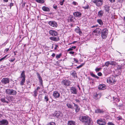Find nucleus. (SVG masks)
<instances>
[{"label":"nucleus","instance_id":"nucleus-1","mask_svg":"<svg viewBox=\"0 0 125 125\" xmlns=\"http://www.w3.org/2000/svg\"><path fill=\"white\" fill-rule=\"evenodd\" d=\"M80 120L82 122L85 123V124L87 125H90L91 123V119L88 117L82 116L81 117Z\"/></svg>","mask_w":125,"mask_h":125},{"label":"nucleus","instance_id":"nucleus-2","mask_svg":"<svg viewBox=\"0 0 125 125\" xmlns=\"http://www.w3.org/2000/svg\"><path fill=\"white\" fill-rule=\"evenodd\" d=\"M116 81L115 77L113 75L110 76L107 78V83L111 84H115Z\"/></svg>","mask_w":125,"mask_h":125},{"label":"nucleus","instance_id":"nucleus-3","mask_svg":"<svg viewBox=\"0 0 125 125\" xmlns=\"http://www.w3.org/2000/svg\"><path fill=\"white\" fill-rule=\"evenodd\" d=\"M6 94L10 95H15L17 94L16 91L13 89H7L5 90Z\"/></svg>","mask_w":125,"mask_h":125},{"label":"nucleus","instance_id":"nucleus-4","mask_svg":"<svg viewBox=\"0 0 125 125\" xmlns=\"http://www.w3.org/2000/svg\"><path fill=\"white\" fill-rule=\"evenodd\" d=\"M92 1L98 7L101 6L103 3V0H92Z\"/></svg>","mask_w":125,"mask_h":125},{"label":"nucleus","instance_id":"nucleus-5","mask_svg":"<svg viewBox=\"0 0 125 125\" xmlns=\"http://www.w3.org/2000/svg\"><path fill=\"white\" fill-rule=\"evenodd\" d=\"M108 31L106 29L103 30L101 33V36L103 39H105L106 38Z\"/></svg>","mask_w":125,"mask_h":125},{"label":"nucleus","instance_id":"nucleus-6","mask_svg":"<svg viewBox=\"0 0 125 125\" xmlns=\"http://www.w3.org/2000/svg\"><path fill=\"white\" fill-rule=\"evenodd\" d=\"M101 96V93L98 92H95L93 94V98L95 100L99 99Z\"/></svg>","mask_w":125,"mask_h":125},{"label":"nucleus","instance_id":"nucleus-7","mask_svg":"<svg viewBox=\"0 0 125 125\" xmlns=\"http://www.w3.org/2000/svg\"><path fill=\"white\" fill-rule=\"evenodd\" d=\"M97 122L99 125H105L106 123L105 120L102 118L97 120Z\"/></svg>","mask_w":125,"mask_h":125},{"label":"nucleus","instance_id":"nucleus-8","mask_svg":"<svg viewBox=\"0 0 125 125\" xmlns=\"http://www.w3.org/2000/svg\"><path fill=\"white\" fill-rule=\"evenodd\" d=\"M10 82L9 79L8 78H3L1 80V82L3 84H6L9 83Z\"/></svg>","mask_w":125,"mask_h":125},{"label":"nucleus","instance_id":"nucleus-9","mask_svg":"<svg viewBox=\"0 0 125 125\" xmlns=\"http://www.w3.org/2000/svg\"><path fill=\"white\" fill-rule=\"evenodd\" d=\"M101 29L99 28H97L93 32L94 34L95 35H98L100 34Z\"/></svg>","mask_w":125,"mask_h":125},{"label":"nucleus","instance_id":"nucleus-10","mask_svg":"<svg viewBox=\"0 0 125 125\" xmlns=\"http://www.w3.org/2000/svg\"><path fill=\"white\" fill-rule=\"evenodd\" d=\"M50 34L53 36H57L58 35L57 32L53 30H51L49 31Z\"/></svg>","mask_w":125,"mask_h":125},{"label":"nucleus","instance_id":"nucleus-11","mask_svg":"<svg viewBox=\"0 0 125 125\" xmlns=\"http://www.w3.org/2000/svg\"><path fill=\"white\" fill-rule=\"evenodd\" d=\"M53 95L55 98H58L60 97V94L58 92L55 91L53 92Z\"/></svg>","mask_w":125,"mask_h":125},{"label":"nucleus","instance_id":"nucleus-12","mask_svg":"<svg viewBox=\"0 0 125 125\" xmlns=\"http://www.w3.org/2000/svg\"><path fill=\"white\" fill-rule=\"evenodd\" d=\"M8 123V121L5 119H3L0 121V125H7Z\"/></svg>","mask_w":125,"mask_h":125},{"label":"nucleus","instance_id":"nucleus-13","mask_svg":"<svg viewBox=\"0 0 125 125\" xmlns=\"http://www.w3.org/2000/svg\"><path fill=\"white\" fill-rule=\"evenodd\" d=\"M48 23L51 26L53 27H56L57 26V23L54 21H50L48 22Z\"/></svg>","mask_w":125,"mask_h":125},{"label":"nucleus","instance_id":"nucleus-14","mask_svg":"<svg viewBox=\"0 0 125 125\" xmlns=\"http://www.w3.org/2000/svg\"><path fill=\"white\" fill-rule=\"evenodd\" d=\"M62 83L65 85L69 86L70 84V82L68 80H65L62 81Z\"/></svg>","mask_w":125,"mask_h":125},{"label":"nucleus","instance_id":"nucleus-15","mask_svg":"<svg viewBox=\"0 0 125 125\" xmlns=\"http://www.w3.org/2000/svg\"><path fill=\"white\" fill-rule=\"evenodd\" d=\"M70 90L71 92L74 94H76L77 93V90L74 87H72L71 88Z\"/></svg>","mask_w":125,"mask_h":125},{"label":"nucleus","instance_id":"nucleus-16","mask_svg":"<svg viewBox=\"0 0 125 125\" xmlns=\"http://www.w3.org/2000/svg\"><path fill=\"white\" fill-rule=\"evenodd\" d=\"M75 31L77 33H79L80 35H81L82 34V33L79 28L78 27L76 28L75 30Z\"/></svg>","mask_w":125,"mask_h":125},{"label":"nucleus","instance_id":"nucleus-17","mask_svg":"<svg viewBox=\"0 0 125 125\" xmlns=\"http://www.w3.org/2000/svg\"><path fill=\"white\" fill-rule=\"evenodd\" d=\"M51 40L55 41H57L59 40V38L58 37H51L50 38Z\"/></svg>","mask_w":125,"mask_h":125},{"label":"nucleus","instance_id":"nucleus-18","mask_svg":"<svg viewBox=\"0 0 125 125\" xmlns=\"http://www.w3.org/2000/svg\"><path fill=\"white\" fill-rule=\"evenodd\" d=\"M73 14L76 17H80L82 14L79 12H75L73 13Z\"/></svg>","mask_w":125,"mask_h":125},{"label":"nucleus","instance_id":"nucleus-19","mask_svg":"<svg viewBox=\"0 0 125 125\" xmlns=\"http://www.w3.org/2000/svg\"><path fill=\"white\" fill-rule=\"evenodd\" d=\"M36 74L38 76V78L39 80V81L40 83L41 84H42V77H41L40 75L38 73H36Z\"/></svg>","mask_w":125,"mask_h":125},{"label":"nucleus","instance_id":"nucleus-20","mask_svg":"<svg viewBox=\"0 0 125 125\" xmlns=\"http://www.w3.org/2000/svg\"><path fill=\"white\" fill-rule=\"evenodd\" d=\"M56 116L57 118H60L63 115L62 113L59 112L56 113Z\"/></svg>","mask_w":125,"mask_h":125},{"label":"nucleus","instance_id":"nucleus-21","mask_svg":"<svg viewBox=\"0 0 125 125\" xmlns=\"http://www.w3.org/2000/svg\"><path fill=\"white\" fill-rule=\"evenodd\" d=\"M71 75H72L74 78H77V74L76 72L75 71H73L71 72Z\"/></svg>","mask_w":125,"mask_h":125},{"label":"nucleus","instance_id":"nucleus-22","mask_svg":"<svg viewBox=\"0 0 125 125\" xmlns=\"http://www.w3.org/2000/svg\"><path fill=\"white\" fill-rule=\"evenodd\" d=\"M105 88V85L104 84H100L99 86L98 87V89L100 90H104Z\"/></svg>","mask_w":125,"mask_h":125},{"label":"nucleus","instance_id":"nucleus-23","mask_svg":"<svg viewBox=\"0 0 125 125\" xmlns=\"http://www.w3.org/2000/svg\"><path fill=\"white\" fill-rule=\"evenodd\" d=\"M104 13L103 11L101 10L99 11L98 13V15L99 17H101L103 16Z\"/></svg>","mask_w":125,"mask_h":125},{"label":"nucleus","instance_id":"nucleus-24","mask_svg":"<svg viewBox=\"0 0 125 125\" xmlns=\"http://www.w3.org/2000/svg\"><path fill=\"white\" fill-rule=\"evenodd\" d=\"M68 125H75V122L73 121H68Z\"/></svg>","mask_w":125,"mask_h":125},{"label":"nucleus","instance_id":"nucleus-25","mask_svg":"<svg viewBox=\"0 0 125 125\" xmlns=\"http://www.w3.org/2000/svg\"><path fill=\"white\" fill-rule=\"evenodd\" d=\"M73 104H74V106L75 107L76 112H78L79 111V110H80V108H79V106L77 104H76L74 103H73Z\"/></svg>","mask_w":125,"mask_h":125},{"label":"nucleus","instance_id":"nucleus-26","mask_svg":"<svg viewBox=\"0 0 125 125\" xmlns=\"http://www.w3.org/2000/svg\"><path fill=\"white\" fill-rule=\"evenodd\" d=\"M43 10L45 11H50L49 9L47 7L44 6L42 8Z\"/></svg>","mask_w":125,"mask_h":125},{"label":"nucleus","instance_id":"nucleus-27","mask_svg":"<svg viewBox=\"0 0 125 125\" xmlns=\"http://www.w3.org/2000/svg\"><path fill=\"white\" fill-rule=\"evenodd\" d=\"M21 81L20 82V85H23L24 83L25 82V77L22 78Z\"/></svg>","mask_w":125,"mask_h":125},{"label":"nucleus","instance_id":"nucleus-28","mask_svg":"<svg viewBox=\"0 0 125 125\" xmlns=\"http://www.w3.org/2000/svg\"><path fill=\"white\" fill-rule=\"evenodd\" d=\"M24 77H25V71H23L21 74L20 78H23Z\"/></svg>","mask_w":125,"mask_h":125},{"label":"nucleus","instance_id":"nucleus-29","mask_svg":"<svg viewBox=\"0 0 125 125\" xmlns=\"http://www.w3.org/2000/svg\"><path fill=\"white\" fill-rule=\"evenodd\" d=\"M104 8L106 12H108L109 10V7L107 5H105L104 6Z\"/></svg>","mask_w":125,"mask_h":125},{"label":"nucleus","instance_id":"nucleus-30","mask_svg":"<svg viewBox=\"0 0 125 125\" xmlns=\"http://www.w3.org/2000/svg\"><path fill=\"white\" fill-rule=\"evenodd\" d=\"M103 112L102 110H101L99 109H97L95 110V112L96 113H101Z\"/></svg>","mask_w":125,"mask_h":125},{"label":"nucleus","instance_id":"nucleus-31","mask_svg":"<svg viewBox=\"0 0 125 125\" xmlns=\"http://www.w3.org/2000/svg\"><path fill=\"white\" fill-rule=\"evenodd\" d=\"M97 22L99 23V24L101 25H102L103 24V23L102 20L101 19H98L97 20Z\"/></svg>","mask_w":125,"mask_h":125},{"label":"nucleus","instance_id":"nucleus-32","mask_svg":"<svg viewBox=\"0 0 125 125\" xmlns=\"http://www.w3.org/2000/svg\"><path fill=\"white\" fill-rule=\"evenodd\" d=\"M35 0L36 2L40 3H43L44 2L43 0Z\"/></svg>","mask_w":125,"mask_h":125},{"label":"nucleus","instance_id":"nucleus-33","mask_svg":"<svg viewBox=\"0 0 125 125\" xmlns=\"http://www.w3.org/2000/svg\"><path fill=\"white\" fill-rule=\"evenodd\" d=\"M1 101L3 103H8L9 102L8 101H6L5 98H1L0 99Z\"/></svg>","mask_w":125,"mask_h":125},{"label":"nucleus","instance_id":"nucleus-34","mask_svg":"<svg viewBox=\"0 0 125 125\" xmlns=\"http://www.w3.org/2000/svg\"><path fill=\"white\" fill-rule=\"evenodd\" d=\"M116 62L113 61H111L110 62V64L112 65H116Z\"/></svg>","mask_w":125,"mask_h":125},{"label":"nucleus","instance_id":"nucleus-35","mask_svg":"<svg viewBox=\"0 0 125 125\" xmlns=\"http://www.w3.org/2000/svg\"><path fill=\"white\" fill-rule=\"evenodd\" d=\"M62 55L61 53H60L59 54H56V58L58 59L60 58Z\"/></svg>","mask_w":125,"mask_h":125},{"label":"nucleus","instance_id":"nucleus-36","mask_svg":"<svg viewBox=\"0 0 125 125\" xmlns=\"http://www.w3.org/2000/svg\"><path fill=\"white\" fill-rule=\"evenodd\" d=\"M91 76L93 77H94L96 78L97 79H98L99 78V77L95 75L93 73H91Z\"/></svg>","mask_w":125,"mask_h":125},{"label":"nucleus","instance_id":"nucleus-37","mask_svg":"<svg viewBox=\"0 0 125 125\" xmlns=\"http://www.w3.org/2000/svg\"><path fill=\"white\" fill-rule=\"evenodd\" d=\"M66 105L68 108H72V105L70 104H67Z\"/></svg>","mask_w":125,"mask_h":125},{"label":"nucleus","instance_id":"nucleus-38","mask_svg":"<svg viewBox=\"0 0 125 125\" xmlns=\"http://www.w3.org/2000/svg\"><path fill=\"white\" fill-rule=\"evenodd\" d=\"M109 64H110V62L109 61L106 62L105 63V65L107 67L108 66Z\"/></svg>","mask_w":125,"mask_h":125},{"label":"nucleus","instance_id":"nucleus-39","mask_svg":"<svg viewBox=\"0 0 125 125\" xmlns=\"http://www.w3.org/2000/svg\"><path fill=\"white\" fill-rule=\"evenodd\" d=\"M34 94H33V96L35 97H36L37 96V94H38L37 92V91L36 90H35L34 92Z\"/></svg>","mask_w":125,"mask_h":125},{"label":"nucleus","instance_id":"nucleus-40","mask_svg":"<svg viewBox=\"0 0 125 125\" xmlns=\"http://www.w3.org/2000/svg\"><path fill=\"white\" fill-rule=\"evenodd\" d=\"M47 125H56L54 122H51L48 124Z\"/></svg>","mask_w":125,"mask_h":125},{"label":"nucleus","instance_id":"nucleus-41","mask_svg":"<svg viewBox=\"0 0 125 125\" xmlns=\"http://www.w3.org/2000/svg\"><path fill=\"white\" fill-rule=\"evenodd\" d=\"M68 20H69L70 21H72L73 20V17L71 16H70L68 18Z\"/></svg>","mask_w":125,"mask_h":125},{"label":"nucleus","instance_id":"nucleus-42","mask_svg":"<svg viewBox=\"0 0 125 125\" xmlns=\"http://www.w3.org/2000/svg\"><path fill=\"white\" fill-rule=\"evenodd\" d=\"M84 64V63H82L81 65L77 67L76 68L77 69H79L82 67Z\"/></svg>","mask_w":125,"mask_h":125},{"label":"nucleus","instance_id":"nucleus-43","mask_svg":"<svg viewBox=\"0 0 125 125\" xmlns=\"http://www.w3.org/2000/svg\"><path fill=\"white\" fill-rule=\"evenodd\" d=\"M107 124L108 125H115L112 122H109Z\"/></svg>","mask_w":125,"mask_h":125},{"label":"nucleus","instance_id":"nucleus-44","mask_svg":"<svg viewBox=\"0 0 125 125\" xmlns=\"http://www.w3.org/2000/svg\"><path fill=\"white\" fill-rule=\"evenodd\" d=\"M7 56V55L1 58L0 59V61H1L3 60H4L5 59L6 57Z\"/></svg>","mask_w":125,"mask_h":125},{"label":"nucleus","instance_id":"nucleus-45","mask_svg":"<svg viewBox=\"0 0 125 125\" xmlns=\"http://www.w3.org/2000/svg\"><path fill=\"white\" fill-rule=\"evenodd\" d=\"M44 99L46 102H47L49 100L48 97L46 96H45Z\"/></svg>","mask_w":125,"mask_h":125},{"label":"nucleus","instance_id":"nucleus-46","mask_svg":"<svg viewBox=\"0 0 125 125\" xmlns=\"http://www.w3.org/2000/svg\"><path fill=\"white\" fill-rule=\"evenodd\" d=\"M101 69V68H96L95 69V70L96 72H99L100 71Z\"/></svg>","mask_w":125,"mask_h":125},{"label":"nucleus","instance_id":"nucleus-47","mask_svg":"<svg viewBox=\"0 0 125 125\" xmlns=\"http://www.w3.org/2000/svg\"><path fill=\"white\" fill-rule=\"evenodd\" d=\"M64 1V0H63L62 1L60 2V4L61 5H63V2Z\"/></svg>","mask_w":125,"mask_h":125},{"label":"nucleus","instance_id":"nucleus-48","mask_svg":"<svg viewBox=\"0 0 125 125\" xmlns=\"http://www.w3.org/2000/svg\"><path fill=\"white\" fill-rule=\"evenodd\" d=\"M73 59H74V61H75L76 63H78V61L77 59H76L75 58H74Z\"/></svg>","mask_w":125,"mask_h":125},{"label":"nucleus","instance_id":"nucleus-49","mask_svg":"<svg viewBox=\"0 0 125 125\" xmlns=\"http://www.w3.org/2000/svg\"><path fill=\"white\" fill-rule=\"evenodd\" d=\"M97 74L99 76H101L102 75V73L101 72H99Z\"/></svg>","mask_w":125,"mask_h":125},{"label":"nucleus","instance_id":"nucleus-50","mask_svg":"<svg viewBox=\"0 0 125 125\" xmlns=\"http://www.w3.org/2000/svg\"><path fill=\"white\" fill-rule=\"evenodd\" d=\"M117 119L119 120H121L122 119V118L121 117H117Z\"/></svg>","mask_w":125,"mask_h":125},{"label":"nucleus","instance_id":"nucleus-51","mask_svg":"<svg viewBox=\"0 0 125 125\" xmlns=\"http://www.w3.org/2000/svg\"><path fill=\"white\" fill-rule=\"evenodd\" d=\"M7 42H4L3 44H2L1 45H2V46H5L7 44Z\"/></svg>","mask_w":125,"mask_h":125},{"label":"nucleus","instance_id":"nucleus-52","mask_svg":"<svg viewBox=\"0 0 125 125\" xmlns=\"http://www.w3.org/2000/svg\"><path fill=\"white\" fill-rule=\"evenodd\" d=\"M77 3L76 2L74 1H73L72 3V4L74 5H76Z\"/></svg>","mask_w":125,"mask_h":125},{"label":"nucleus","instance_id":"nucleus-53","mask_svg":"<svg viewBox=\"0 0 125 125\" xmlns=\"http://www.w3.org/2000/svg\"><path fill=\"white\" fill-rule=\"evenodd\" d=\"M13 3H11L10 4V8H11V7L13 5Z\"/></svg>","mask_w":125,"mask_h":125},{"label":"nucleus","instance_id":"nucleus-54","mask_svg":"<svg viewBox=\"0 0 125 125\" xmlns=\"http://www.w3.org/2000/svg\"><path fill=\"white\" fill-rule=\"evenodd\" d=\"M15 60V58H13L12 59H10V61H11V62H13Z\"/></svg>","mask_w":125,"mask_h":125},{"label":"nucleus","instance_id":"nucleus-55","mask_svg":"<svg viewBox=\"0 0 125 125\" xmlns=\"http://www.w3.org/2000/svg\"><path fill=\"white\" fill-rule=\"evenodd\" d=\"M111 2L113 3L115 2V0H109Z\"/></svg>","mask_w":125,"mask_h":125},{"label":"nucleus","instance_id":"nucleus-56","mask_svg":"<svg viewBox=\"0 0 125 125\" xmlns=\"http://www.w3.org/2000/svg\"><path fill=\"white\" fill-rule=\"evenodd\" d=\"M53 8L56 10L57 9V6L56 5L53 6Z\"/></svg>","mask_w":125,"mask_h":125},{"label":"nucleus","instance_id":"nucleus-57","mask_svg":"<svg viewBox=\"0 0 125 125\" xmlns=\"http://www.w3.org/2000/svg\"><path fill=\"white\" fill-rule=\"evenodd\" d=\"M74 52L73 51H71L69 52V53L71 54H73L74 53Z\"/></svg>","mask_w":125,"mask_h":125},{"label":"nucleus","instance_id":"nucleus-58","mask_svg":"<svg viewBox=\"0 0 125 125\" xmlns=\"http://www.w3.org/2000/svg\"><path fill=\"white\" fill-rule=\"evenodd\" d=\"M58 47V46L57 45H55V47L54 48L55 50H56Z\"/></svg>","mask_w":125,"mask_h":125},{"label":"nucleus","instance_id":"nucleus-59","mask_svg":"<svg viewBox=\"0 0 125 125\" xmlns=\"http://www.w3.org/2000/svg\"><path fill=\"white\" fill-rule=\"evenodd\" d=\"M88 6H87L83 7V8L85 9H88Z\"/></svg>","mask_w":125,"mask_h":125},{"label":"nucleus","instance_id":"nucleus-60","mask_svg":"<svg viewBox=\"0 0 125 125\" xmlns=\"http://www.w3.org/2000/svg\"><path fill=\"white\" fill-rule=\"evenodd\" d=\"M55 53H53L52 55V56L53 57H54L55 56Z\"/></svg>","mask_w":125,"mask_h":125},{"label":"nucleus","instance_id":"nucleus-61","mask_svg":"<svg viewBox=\"0 0 125 125\" xmlns=\"http://www.w3.org/2000/svg\"><path fill=\"white\" fill-rule=\"evenodd\" d=\"M76 48V47L75 46H72V47H71V48H72V49H75V48Z\"/></svg>","mask_w":125,"mask_h":125},{"label":"nucleus","instance_id":"nucleus-62","mask_svg":"<svg viewBox=\"0 0 125 125\" xmlns=\"http://www.w3.org/2000/svg\"><path fill=\"white\" fill-rule=\"evenodd\" d=\"M73 50V49H72V48H69V49H68V51H72Z\"/></svg>","mask_w":125,"mask_h":125},{"label":"nucleus","instance_id":"nucleus-63","mask_svg":"<svg viewBox=\"0 0 125 125\" xmlns=\"http://www.w3.org/2000/svg\"><path fill=\"white\" fill-rule=\"evenodd\" d=\"M9 50V48H6L5 49V51L7 52H8V51Z\"/></svg>","mask_w":125,"mask_h":125},{"label":"nucleus","instance_id":"nucleus-64","mask_svg":"<svg viewBox=\"0 0 125 125\" xmlns=\"http://www.w3.org/2000/svg\"><path fill=\"white\" fill-rule=\"evenodd\" d=\"M40 89V87H37V88H36V90H39V89Z\"/></svg>","mask_w":125,"mask_h":125}]
</instances>
